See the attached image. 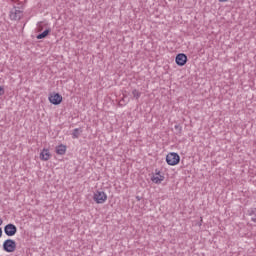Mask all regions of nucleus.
<instances>
[{
  "label": "nucleus",
  "mask_w": 256,
  "mask_h": 256,
  "mask_svg": "<svg viewBox=\"0 0 256 256\" xmlns=\"http://www.w3.org/2000/svg\"><path fill=\"white\" fill-rule=\"evenodd\" d=\"M187 60H188L187 55L185 53H179L176 55L175 63L179 67H183V66L187 65Z\"/></svg>",
  "instance_id": "obj_7"
},
{
  "label": "nucleus",
  "mask_w": 256,
  "mask_h": 256,
  "mask_svg": "<svg viewBox=\"0 0 256 256\" xmlns=\"http://www.w3.org/2000/svg\"><path fill=\"white\" fill-rule=\"evenodd\" d=\"M40 159L42 161H49V159H51V153L49 152V149H43V151L40 153Z\"/></svg>",
  "instance_id": "obj_9"
},
{
  "label": "nucleus",
  "mask_w": 256,
  "mask_h": 256,
  "mask_svg": "<svg viewBox=\"0 0 256 256\" xmlns=\"http://www.w3.org/2000/svg\"><path fill=\"white\" fill-rule=\"evenodd\" d=\"M249 215H251V221H253V223H256V208L252 209L249 212Z\"/></svg>",
  "instance_id": "obj_13"
},
{
  "label": "nucleus",
  "mask_w": 256,
  "mask_h": 256,
  "mask_svg": "<svg viewBox=\"0 0 256 256\" xmlns=\"http://www.w3.org/2000/svg\"><path fill=\"white\" fill-rule=\"evenodd\" d=\"M162 181H165V176L161 174V171L155 170V174L151 177V182L155 183L156 185H160Z\"/></svg>",
  "instance_id": "obj_6"
},
{
  "label": "nucleus",
  "mask_w": 256,
  "mask_h": 256,
  "mask_svg": "<svg viewBox=\"0 0 256 256\" xmlns=\"http://www.w3.org/2000/svg\"><path fill=\"white\" fill-rule=\"evenodd\" d=\"M181 161V156H179L178 153L170 152L166 156V163L171 166L179 165V162Z\"/></svg>",
  "instance_id": "obj_2"
},
{
  "label": "nucleus",
  "mask_w": 256,
  "mask_h": 256,
  "mask_svg": "<svg viewBox=\"0 0 256 256\" xmlns=\"http://www.w3.org/2000/svg\"><path fill=\"white\" fill-rule=\"evenodd\" d=\"M81 133H83V129L81 128H76L72 132V139H79L81 137Z\"/></svg>",
  "instance_id": "obj_11"
},
{
  "label": "nucleus",
  "mask_w": 256,
  "mask_h": 256,
  "mask_svg": "<svg viewBox=\"0 0 256 256\" xmlns=\"http://www.w3.org/2000/svg\"><path fill=\"white\" fill-rule=\"evenodd\" d=\"M132 95H133L134 99H139L141 97V92H139V90H137V89H134L132 91Z\"/></svg>",
  "instance_id": "obj_15"
},
{
  "label": "nucleus",
  "mask_w": 256,
  "mask_h": 256,
  "mask_svg": "<svg viewBox=\"0 0 256 256\" xmlns=\"http://www.w3.org/2000/svg\"><path fill=\"white\" fill-rule=\"evenodd\" d=\"M93 199L96 203L103 204V203H105V201H107V194L103 191L97 190L94 193Z\"/></svg>",
  "instance_id": "obj_3"
},
{
  "label": "nucleus",
  "mask_w": 256,
  "mask_h": 256,
  "mask_svg": "<svg viewBox=\"0 0 256 256\" xmlns=\"http://www.w3.org/2000/svg\"><path fill=\"white\" fill-rule=\"evenodd\" d=\"M13 3H18L20 7H23L25 5V0H11Z\"/></svg>",
  "instance_id": "obj_16"
},
{
  "label": "nucleus",
  "mask_w": 256,
  "mask_h": 256,
  "mask_svg": "<svg viewBox=\"0 0 256 256\" xmlns=\"http://www.w3.org/2000/svg\"><path fill=\"white\" fill-rule=\"evenodd\" d=\"M56 153L57 155H65L67 153V146L61 144L56 147Z\"/></svg>",
  "instance_id": "obj_10"
},
{
  "label": "nucleus",
  "mask_w": 256,
  "mask_h": 256,
  "mask_svg": "<svg viewBox=\"0 0 256 256\" xmlns=\"http://www.w3.org/2000/svg\"><path fill=\"white\" fill-rule=\"evenodd\" d=\"M4 233L7 235V237H13L14 235H17V226L15 224H7L4 227Z\"/></svg>",
  "instance_id": "obj_5"
},
{
  "label": "nucleus",
  "mask_w": 256,
  "mask_h": 256,
  "mask_svg": "<svg viewBox=\"0 0 256 256\" xmlns=\"http://www.w3.org/2000/svg\"><path fill=\"white\" fill-rule=\"evenodd\" d=\"M0 237H3V229L0 227Z\"/></svg>",
  "instance_id": "obj_18"
},
{
  "label": "nucleus",
  "mask_w": 256,
  "mask_h": 256,
  "mask_svg": "<svg viewBox=\"0 0 256 256\" xmlns=\"http://www.w3.org/2000/svg\"><path fill=\"white\" fill-rule=\"evenodd\" d=\"M41 23H42V22H39V23H38V27H41Z\"/></svg>",
  "instance_id": "obj_22"
},
{
  "label": "nucleus",
  "mask_w": 256,
  "mask_h": 256,
  "mask_svg": "<svg viewBox=\"0 0 256 256\" xmlns=\"http://www.w3.org/2000/svg\"><path fill=\"white\" fill-rule=\"evenodd\" d=\"M48 99L52 105H61L63 102V96H61L59 93H51Z\"/></svg>",
  "instance_id": "obj_4"
},
{
  "label": "nucleus",
  "mask_w": 256,
  "mask_h": 256,
  "mask_svg": "<svg viewBox=\"0 0 256 256\" xmlns=\"http://www.w3.org/2000/svg\"><path fill=\"white\" fill-rule=\"evenodd\" d=\"M3 251L6 253H15V249H17V242L13 239H7L3 242Z\"/></svg>",
  "instance_id": "obj_1"
},
{
  "label": "nucleus",
  "mask_w": 256,
  "mask_h": 256,
  "mask_svg": "<svg viewBox=\"0 0 256 256\" xmlns=\"http://www.w3.org/2000/svg\"><path fill=\"white\" fill-rule=\"evenodd\" d=\"M23 17V11L18 10L17 8H13L10 11V19L11 21H20V19Z\"/></svg>",
  "instance_id": "obj_8"
},
{
  "label": "nucleus",
  "mask_w": 256,
  "mask_h": 256,
  "mask_svg": "<svg viewBox=\"0 0 256 256\" xmlns=\"http://www.w3.org/2000/svg\"><path fill=\"white\" fill-rule=\"evenodd\" d=\"M0 225H3V219L0 218Z\"/></svg>",
  "instance_id": "obj_21"
},
{
  "label": "nucleus",
  "mask_w": 256,
  "mask_h": 256,
  "mask_svg": "<svg viewBox=\"0 0 256 256\" xmlns=\"http://www.w3.org/2000/svg\"><path fill=\"white\" fill-rule=\"evenodd\" d=\"M5 95V88L3 86H0V97Z\"/></svg>",
  "instance_id": "obj_17"
},
{
  "label": "nucleus",
  "mask_w": 256,
  "mask_h": 256,
  "mask_svg": "<svg viewBox=\"0 0 256 256\" xmlns=\"http://www.w3.org/2000/svg\"><path fill=\"white\" fill-rule=\"evenodd\" d=\"M174 129L176 131V135H181V133L183 132V127H181V125H179V124H176L174 126Z\"/></svg>",
  "instance_id": "obj_14"
},
{
  "label": "nucleus",
  "mask_w": 256,
  "mask_h": 256,
  "mask_svg": "<svg viewBox=\"0 0 256 256\" xmlns=\"http://www.w3.org/2000/svg\"><path fill=\"white\" fill-rule=\"evenodd\" d=\"M49 33H51V28L44 30L42 33L38 34L36 36V38L37 39H45V37H47L49 35Z\"/></svg>",
  "instance_id": "obj_12"
},
{
  "label": "nucleus",
  "mask_w": 256,
  "mask_h": 256,
  "mask_svg": "<svg viewBox=\"0 0 256 256\" xmlns=\"http://www.w3.org/2000/svg\"><path fill=\"white\" fill-rule=\"evenodd\" d=\"M219 1H220V3H225L228 0H219Z\"/></svg>",
  "instance_id": "obj_20"
},
{
  "label": "nucleus",
  "mask_w": 256,
  "mask_h": 256,
  "mask_svg": "<svg viewBox=\"0 0 256 256\" xmlns=\"http://www.w3.org/2000/svg\"><path fill=\"white\" fill-rule=\"evenodd\" d=\"M137 201H141V197L136 196Z\"/></svg>",
  "instance_id": "obj_19"
}]
</instances>
